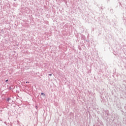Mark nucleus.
I'll return each instance as SVG.
<instances>
[{"label":"nucleus","mask_w":126,"mask_h":126,"mask_svg":"<svg viewBox=\"0 0 126 126\" xmlns=\"http://www.w3.org/2000/svg\"><path fill=\"white\" fill-rule=\"evenodd\" d=\"M50 76H52V74H49Z\"/></svg>","instance_id":"nucleus-1"},{"label":"nucleus","mask_w":126,"mask_h":126,"mask_svg":"<svg viewBox=\"0 0 126 126\" xmlns=\"http://www.w3.org/2000/svg\"><path fill=\"white\" fill-rule=\"evenodd\" d=\"M41 95H44V93H42Z\"/></svg>","instance_id":"nucleus-2"},{"label":"nucleus","mask_w":126,"mask_h":126,"mask_svg":"<svg viewBox=\"0 0 126 126\" xmlns=\"http://www.w3.org/2000/svg\"><path fill=\"white\" fill-rule=\"evenodd\" d=\"M7 81H8V80H6V82H7Z\"/></svg>","instance_id":"nucleus-3"},{"label":"nucleus","mask_w":126,"mask_h":126,"mask_svg":"<svg viewBox=\"0 0 126 126\" xmlns=\"http://www.w3.org/2000/svg\"><path fill=\"white\" fill-rule=\"evenodd\" d=\"M26 83H28V82H26Z\"/></svg>","instance_id":"nucleus-4"}]
</instances>
